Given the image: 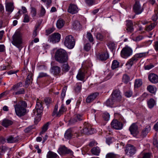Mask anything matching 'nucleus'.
<instances>
[{
    "mask_svg": "<svg viewBox=\"0 0 158 158\" xmlns=\"http://www.w3.org/2000/svg\"><path fill=\"white\" fill-rule=\"evenodd\" d=\"M54 57L55 60L60 63H66L68 60L67 52L61 48L58 49L56 51Z\"/></svg>",
    "mask_w": 158,
    "mask_h": 158,
    "instance_id": "obj_1",
    "label": "nucleus"
},
{
    "mask_svg": "<svg viewBox=\"0 0 158 158\" xmlns=\"http://www.w3.org/2000/svg\"><path fill=\"white\" fill-rule=\"evenodd\" d=\"M27 106V103L23 101H21L18 104L14 105L16 114L19 117L25 115L27 113L26 108Z\"/></svg>",
    "mask_w": 158,
    "mask_h": 158,
    "instance_id": "obj_2",
    "label": "nucleus"
},
{
    "mask_svg": "<svg viewBox=\"0 0 158 158\" xmlns=\"http://www.w3.org/2000/svg\"><path fill=\"white\" fill-rule=\"evenodd\" d=\"M12 44L20 48L22 43V38L21 33L19 31H16L12 36Z\"/></svg>",
    "mask_w": 158,
    "mask_h": 158,
    "instance_id": "obj_3",
    "label": "nucleus"
},
{
    "mask_svg": "<svg viewBox=\"0 0 158 158\" xmlns=\"http://www.w3.org/2000/svg\"><path fill=\"white\" fill-rule=\"evenodd\" d=\"M64 45L69 49L73 48L75 44V40L74 38L72 35L66 36L64 42Z\"/></svg>",
    "mask_w": 158,
    "mask_h": 158,
    "instance_id": "obj_4",
    "label": "nucleus"
},
{
    "mask_svg": "<svg viewBox=\"0 0 158 158\" xmlns=\"http://www.w3.org/2000/svg\"><path fill=\"white\" fill-rule=\"evenodd\" d=\"M132 51L130 47L126 46L123 48L121 52V56L123 58H127L132 54Z\"/></svg>",
    "mask_w": 158,
    "mask_h": 158,
    "instance_id": "obj_5",
    "label": "nucleus"
},
{
    "mask_svg": "<svg viewBox=\"0 0 158 158\" xmlns=\"http://www.w3.org/2000/svg\"><path fill=\"white\" fill-rule=\"evenodd\" d=\"M129 130L133 136L137 137L138 134V129L137 123H133L130 127Z\"/></svg>",
    "mask_w": 158,
    "mask_h": 158,
    "instance_id": "obj_6",
    "label": "nucleus"
},
{
    "mask_svg": "<svg viewBox=\"0 0 158 158\" xmlns=\"http://www.w3.org/2000/svg\"><path fill=\"white\" fill-rule=\"evenodd\" d=\"M61 35L59 33H55L50 35L48 38V40L53 44L59 42L60 40Z\"/></svg>",
    "mask_w": 158,
    "mask_h": 158,
    "instance_id": "obj_7",
    "label": "nucleus"
},
{
    "mask_svg": "<svg viewBox=\"0 0 158 158\" xmlns=\"http://www.w3.org/2000/svg\"><path fill=\"white\" fill-rule=\"evenodd\" d=\"M83 129V132L87 135H91L96 132V130L92 128L88 124H84Z\"/></svg>",
    "mask_w": 158,
    "mask_h": 158,
    "instance_id": "obj_8",
    "label": "nucleus"
},
{
    "mask_svg": "<svg viewBox=\"0 0 158 158\" xmlns=\"http://www.w3.org/2000/svg\"><path fill=\"white\" fill-rule=\"evenodd\" d=\"M125 151L126 154L129 156H131L135 153L136 150L133 146L129 144L127 145Z\"/></svg>",
    "mask_w": 158,
    "mask_h": 158,
    "instance_id": "obj_9",
    "label": "nucleus"
},
{
    "mask_svg": "<svg viewBox=\"0 0 158 158\" xmlns=\"http://www.w3.org/2000/svg\"><path fill=\"white\" fill-rule=\"evenodd\" d=\"M58 151L60 155H65L66 154L72 155L73 154V152L72 150L69 149H68L64 145L59 148Z\"/></svg>",
    "mask_w": 158,
    "mask_h": 158,
    "instance_id": "obj_10",
    "label": "nucleus"
},
{
    "mask_svg": "<svg viewBox=\"0 0 158 158\" xmlns=\"http://www.w3.org/2000/svg\"><path fill=\"white\" fill-rule=\"evenodd\" d=\"M111 127L116 130H120L122 129L123 125L122 122L117 119H113L111 123Z\"/></svg>",
    "mask_w": 158,
    "mask_h": 158,
    "instance_id": "obj_11",
    "label": "nucleus"
},
{
    "mask_svg": "<svg viewBox=\"0 0 158 158\" xmlns=\"http://www.w3.org/2000/svg\"><path fill=\"white\" fill-rule=\"evenodd\" d=\"M116 102L119 101L121 98V92L118 89L114 90L110 96Z\"/></svg>",
    "mask_w": 158,
    "mask_h": 158,
    "instance_id": "obj_12",
    "label": "nucleus"
},
{
    "mask_svg": "<svg viewBox=\"0 0 158 158\" xmlns=\"http://www.w3.org/2000/svg\"><path fill=\"white\" fill-rule=\"evenodd\" d=\"M99 95V93L98 92H95L91 94L86 98V103H89L93 102L98 96Z\"/></svg>",
    "mask_w": 158,
    "mask_h": 158,
    "instance_id": "obj_13",
    "label": "nucleus"
},
{
    "mask_svg": "<svg viewBox=\"0 0 158 158\" xmlns=\"http://www.w3.org/2000/svg\"><path fill=\"white\" fill-rule=\"evenodd\" d=\"M150 126L149 125L146 126L143 130L139 136V139H139V140H141L143 138L145 137L148 133L150 131Z\"/></svg>",
    "mask_w": 158,
    "mask_h": 158,
    "instance_id": "obj_14",
    "label": "nucleus"
},
{
    "mask_svg": "<svg viewBox=\"0 0 158 158\" xmlns=\"http://www.w3.org/2000/svg\"><path fill=\"white\" fill-rule=\"evenodd\" d=\"M84 119L83 115L80 114H77L72 118L70 120L69 123L70 124H74L78 121H81Z\"/></svg>",
    "mask_w": 158,
    "mask_h": 158,
    "instance_id": "obj_15",
    "label": "nucleus"
},
{
    "mask_svg": "<svg viewBox=\"0 0 158 158\" xmlns=\"http://www.w3.org/2000/svg\"><path fill=\"white\" fill-rule=\"evenodd\" d=\"M138 60V53L136 54L131 58L130 59L126 64V65L131 67L134 64L136 63Z\"/></svg>",
    "mask_w": 158,
    "mask_h": 158,
    "instance_id": "obj_16",
    "label": "nucleus"
},
{
    "mask_svg": "<svg viewBox=\"0 0 158 158\" xmlns=\"http://www.w3.org/2000/svg\"><path fill=\"white\" fill-rule=\"evenodd\" d=\"M149 80L152 83L156 84L158 82V76L153 73L149 74L148 76Z\"/></svg>",
    "mask_w": 158,
    "mask_h": 158,
    "instance_id": "obj_17",
    "label": "nucleus"
},
{
    "mask_svg": "<svg viewBox=\"0 0 158 158\" xmlns=\"http://www.w3.org/2000/svg\"><path fill=\"white\" fill-rule=\"evenodd\" d=\"M78 10V8L76 5L71 4L69 6L68 11L72 14H74L77 13Z\"/></svg>",
    "mask_w": 158,
    "mask_h": 158,
    "instance_id": "obj_18",
    "label": "nucleus"
},
{
    "mask_svg": "<svg viewBox=\"0 0 158 158\" xmlns=\"http://www.w3.org/2000/svg\"><path fill=\"white\" fill-rule=\"evenodd\" d=\"M126 30L127 32L131 33L133 31V23L131 20H126Z\"/></svg>",
    "mask_w": 158,
    "mask_h": 158,
    "instance_id": "obj_19",
    "label": "nucleus"
},
{
    "mask_svg": "<svg viewBox=\"0 0 158 158\" xmlns=\"http://www.w3.org/2000/svg\"><path fill=\"white\" fill-rule=\"evenodd\" d=\"M97 58L102 61L106 60L109 57L108 53L105 52L102 54H99L97 56Z\"/></svg>",
    "mask_w": 158,
    "mask_h": 158,
    "instance_id": "obj_20",
    "label": "nucleus"
},
{
    "mask_svg": "<svg viewBox=\"0 0 158 158\" xmlns=\"http://www.w3.org/2000/svg\"><path fill=\"white\" fill-rule=\"evenodd\" d=\"M14 9V6L13 3L9 2L6 3V11L10 13H11Z\"/></svg>",
    "mask_w": 158,
    "mask_h": 158,
    "instance_id": "obj_21",
    "label": "nucleus"
},
{
    "mask_svg": "<svg viewBox=\"0 0 158 158\" xmlns=\"http://www.w3.org/2000/svg\"><path fill=\"white\" fill-rule=\"evenodd\" d=\"M51 72L56 75H58L61 71L60 68L57 66H54L51 67Z\"/></svg>",
    "mask_w": 158,
    "mask_h": 158,
    "instance_id": "obj_22",
    "label": "nucleus"
},
{
    "mask_svg": "<svg viewBox=\"0 0 158 158\" xmlns=\"http://www.w3.org/2000/svg\"><path fill=\"white\" fill-rule=\"evenodd\" d=\"M33 79L32 78V75L31 74H29L27 77L25 84V87L27 88L31 83L32 82Z\"/></svg>",
    "mask_w": 158,
    "mask_h": 158,
    "instance_id": "obj_23",
    "label": "nucleus"
},
{
    "mask_svg": "<svg viewBox=\"0 0 158 158\" xmlns=\"http://www.w3.org/2000/svg\"><path fill=\"white\" fill-rule=\"evenodd\" d=\"M73 136V132L70 129H68L65 132L64 136L65 139H71Z\"/></svg>",
    "mask_w": 158,
    "mask_h": 158,
    "instance_id": "obj_24",
    "label": "nucleus"
},
{
    "mask_svg": "<svg viewBox=\"0 0 158 158\" xmlns=\"http://www.w3.org/2000/svg\"><path fill=\"white\" fill-rule=\"evenodd\" d=\"M85 73L81 70L79 69L76 76L77 78L79 80L83 81L85 78Z\"/></svg>",
    "mask_w": 158,
    "mask_h": 158,
    "instance_id": "obj_25",
    "label": "nucleus"
},
{
    "mask_svg": "<svg viewBox=\"0 0 158 158\" xmlns=\"http://www.w3.org/2000/svg\"><path fill=\"white\" fill-rule=\"evenodd\" d=\"M116 101L114 100L110 96L109 98L108 99L105 103V104L108 106L112 107L113 105Z\"/></svg>",
    "mask_w": 158,
    "mask_h": 158,
    "instance_id": "obj_26",
    "label": "nucleus"
},
{
    "mask_svg": "<svg viewBox=\"0 0 158 158\" xmlns=\"http://www.w3.org/2000/svg\"><path fill=\"white\" fill-rule=\"evenodd\" d=\"M62 64H63L61 66L62 71L64 73L68 72L70 69V67L67 63V61L66 63Z\"/></svg>",
    "mask_w": 158,
    "mask_h": 158,
    "instance_id": "obj_27",
    "label": "nucleus"
},
{
    "mask_svg": "<svg viewBox=\"0 0 158 158\" xmlns=\"http://www.w3.org/2000/svg\"><path fill=\"white\" fill-rule=\"evenodd\" d=\"M67 110V108L64 106V104L61 105L60 109L57 114V117H59L61 115L63 114L64 112H65Z\"/></svg>",
    "mask_w": 158,
    "mask_h": 158,
    "instance_id": "obj_28",
    "label": "nucleus"
},
{
    "mask_svg": "<svg viewBox=\"0 0 158 158\" xmlns=\"http://www.w3.org/2000/svg\"><path fill=\"white\" fill-rule=\"evenodd\" d=\"M13 123V122L7 119H4L2 121V125L3 127H6L11 125Z\"/></svg>",
    "mask_w": 158,
    "mask_h": 158,
    "instance_id": "obj_29",
    "label": "nucleus"
},
{
    "mask_svg": "<svg viewBox=\"0 0 158 158\" xmlns=\"http://www.w3.org/2000/svg\"><path fill=\"white\" fill-rule=\"evenodd\" d=\"M91 152L92 154L96 156H98L100 152L99 148L97 146L93 147L91 150Z\"/></svg>",
    "mask_w": 158,
    "mask_h": 158,
    "instance_id": "obj_30",
    "label": "nucleus"
},
{
    "mask_svg": "<svg viewBox=\"0 0 158 158\" xmlns=\"http://www.w3.org/2000/svg\"><path fill=\"white\" fill-rule=\"evenodd\" d=\"M147 104L148 107L152 109L156 104V101L153 98H151L147 101Z\"/></svg>",
    "mask_w": 158,
    "mask_h": 158,
    "instance_id": "obj_31",
    "label": "nucleus"
},
{
    "mask_svg": "<svg viewBox=\"0 0 158 158\" xmlns=\"http://www.w3.org/2000/svg\"><path fill=\"white\" fill-rule=\"evenodd\" d=\"M65 23L64 21L61 19H59L58 20L56 23V27L59 29L62 28Z\"/></svg>",
    "mask_w": 158,
    "mask_h": 158,
    "instance_id": "obj_32",
    "label": "nucleus"
},
{
    "mask_svg": "<svg viewBox=\"0 0 158 158\" xmlns=\"http://www.w3.org/2000/svg\"><path fill=\"white\" fill-rule=\"evenodd\" d=\"M73 28L76 30H79L81 28V26L79 22L76 20L74 21L73 24Z\"/></svg>",
    "mask_w": 158,
    "mask_h": 158,
    "instance_id": "obj_33",
    "label": "nucleus"
},
{
    "mask_svg": "<svg viewBox=\"0 0 158 158\" xmlns=\"http://www.w3.org/2000/svg\"><path fill=\"white\" fill-rule=\"evenodd\" d=\"M82 84L81 82L77 83L74 86V90L75 92L79 93L81 89Z\"/></svg>",
    "mask_w": 158,
    "mask_h": 158,
    "instance_id": "obj_34",
    "label": "nucleus"
},
{
    "mask_svg": "<svg viewBox=\"0 0 158 158\" xmlns=\"http://www.w3.org/2000/svg\"><path fill=\"white\" fill-rule=\"evenodd\" d=\"M133 11L135 13V14H138V0H135V3L133 6Z\"/></svg>",
    "mask_w": 158,
    "mask_h": 158,
    "instance_id": "obj_35",
    "label": "nucleus"
},
{
    "mask_svg": "<svg viewBox=\"0 0 158 158\" xmlns=\"http://www.w3.org/2000/svg\"><path fill=\"white\" fill-rule=\"evenodd\" d=\"M157 24V22H154L149 25L147 26L145 28V30L148 31H150L152 30Z\"/></svg>",
    "mask_w": 158,
    "mask_h": 158,
    "instance_id": "obj_36",
    "label": "nucleus"
},
{
    "mask_svg": "<svg viewBox=\"0 0 158 158\" xmlns=\"http://www.w3.org/2000/svg\"><path fill=\"white\" fill-rule=\"evenodd\" d=\"M126 87H125V89H124V95L127 97L129 98L132 95V93L130 89H126Z\"/></svg>",
    "mask_w": 158,
    "mask_h": 158,
    "instance_id": "obj_37",
    "label": "nucleus"
},
{
    "mask_svg": "<svg viewBox=\"0 0 158 158\" xmlns=\"http://www.w3.org/2000/svg\"><path fill=\"white\" fill-rule=\"evenodd\" d=\"M57 155L55 153L51 151H49L47 155V158H56L57 156Z\"/></svg>",
    "mask_w": 158,
    "mask_h": 158,
    "instance_id": "obj_38",
    "label": "nucleus"
},
{
    "mask_svg": "<svg viewBox=\"0 0 158 158\" xmlns=\"http://www.w3.org/2000/svg\"><path fill=\"white\" fill-rule=\"evenodd\" d=\"M147 90L150 93L154 94L156 91V88L153 85H149L147 87Z\"/></svg>",
    "mask_w": 158,
    "mask_h": 158,
    "instance_id": "obj_39",
    "label": "nucleus"
},
{
    "mask_svg": "<svg viewBox=\"0 0 158 158\" xmlns=\"http://www.w3.org/2000/svg\"><path fill=\"white\" fill-rule=\"evenodd\" d=\"M114 115L115 118L122 121L123 123H126V121L125 119H124L123 117L119 113H115L114 114Z\"/></svg>",
    "mask_w": 158,
    "mask_h": 158,
    "instance_id": "obj_40",
    "label": "nucleus"
},
{
    "mask_svg": "<svg viewBox=\"0 0 158 158\" xmlns=\"http://www.w3.org/2000/svg\"><path fill=\"white\" fill-rule=\"evenodd\" d=\"M119 62L117 60H114L113 61L111 68L112 69H114L119 67Z\"/></svg>",
    "mask_w": 158,
    "mask_h": 158,
    "instance_id": "obj_41",
    "label": "nucleus"
},
{
    "mask_svg": "<svg viewBox=\"0 0 158 158\" xmlns=\"http://www.w3.org/2000/svg\"><path fill=\"white\" fill-rule=\"evenodd\" d=\"M85 2L87 6H91L95 3V0H85Z\"/></svg>",
    "mask_w": 158,
    "mask_h": 158,
    "instance_id": "obj_42",
    "label": "nucleus"
},
{
    "mask_svg": "<svg viewBox=\"0 0 158 158\" xmlns=\"http://www.w3.org/2000/svg\"><path fill=\"white\" fill-rule=\"evenodd\" d=\"M130 78L127 74H124L123 76L122 81L124 83L127 84L130 81Z\"/></svg>",
    "mask_w": 158,
    "mask_h": 158,
    "instance_id": "obj_43",
    "label": "nucleus"
},
{
    "mask_svg": "<svg viewBox=\"0 0 158 158\" xmlns=\"http://www.w3.org/2000/svg\"><path fill=\"white\" fill-rule=\"evenodd\" d=\"M25 90L24 89L20 88L18 90L14 92L13 93V94L15 95H19L21 94H25Z\"/></svg>",
    "mask_w": 158,
    "mask_h": 158,
    "instance_id": "obj_44",
    "label": "nucleus"
},
{
    "mask_svg": "<svg viewBox=\"0 0 158 158\" xmlns=\"http://www.w3.org/2000/svg\"><path fill=\"white\" fill-rule=\"evenodd\" d=\"M49 125V123L48 122L46 124H44L42 128V131L40 132V135H41L44 133L48 129V126Z\"/></svg>",
    "mask_w": 158,
    "mask_h": 158,
    "instance_id": "obj_45",
    "label": "nucleus"
},
{
    "mask_svg": "<svg viewBox=\"0 0 158 158\" xmlns=\"http://www.w3.org/2000/svg\"><path fill=\"white\" fill-rule=\"evenodd\" d=\"M158 11L157 10H155V14L152 17V19L154 21V22H156V21L158 19Z\"/></svg>",
    "mask_w": 158,
    "mask_h": 158,
    "instance_id": "obj_46",
    "label": "nucleus"
},
{
    "mask_svg": "<svg viewBox=\"0 0 158 158\" xmlns=\"http://www.w3.org/2000/svg\"><path fill=\"white\" fill-rule=\"evenodd\" d=\"M46 10L44 7L42 6L41 7V9L40 11L39 16L40 17H41L44 16L46 13Z\"/></svg>",
    "mask_w": 158,
    "mask_h": 158,
    "instance_id": "obj_47",
    "label": "nucleus"
},
{
    "mask_svg": "<svg viewBox=\"0 0 158 158\" xmlns=\"http://www.w3.org/2000/svg\"><path fill=\"white\" fill-rule=\"evenodd\" d=\"M7 140L8 143H15L18 141V140L16 139L15 138H14L12 136L9 137L7 139Z\"/></svg>",
    "mask_w": 158,
    "mask_h": 158,
    "instance_id": "obj_48",
    "label": "nucleus"
},
{
    "mask_svg": "<svg viewBox=\"0 0 158 158\" xmlns=\"http://www.w3.org/2000/svg\"><path fill=\"white\" fill-rule=\"evenodd\" d=\"M117 154L113 152H110L107 153L106 155V158H116Z\"/></svg>",
    "mask_w": 158,
    "mask_h": 158,
    "instance_id": "obj_49",
    "label": "nucleus"
},
{
    "mask_svg": "<svg viewBox=\"0 0 158 158\" xmlns=\"http://www.w3.org/2000/svg\"><path fill=\"white\" fill-rule=\"evenodd\" d=\"M86 37L90 42H92L94 41L93 36L90 32L87 33Z\"/></svg>",
    "mask_w": 158,
    "mask_h": 158,
    "instance_id": "obj_50",
    "label": "nucleus"
},
{
    "mask_svg": "<svg viewBox=\"0 0 158 158\" xmlns=\"http://www.w3.org/2000/svg\"><path fill=\"white\" fill-rule=\"evenodd\" d=\"M102 117L104 120L106 121H108L110 118V115L108 113L105 112L103 114Z\"/></svg>",
    "mask_w": 158,
    "mask_h": 158,
    "instance_id": "obj_51",
    "label": "nucleus"
},
{
    "mask_svg": "<svg viewBox=\"0 0 158 158\" xmlns=\"http://www.w3.org/2000/svg\"><path fill=\"white\" fill-rule=\"evenodd\" d=\"M31 13L32 17H35L36 15L37 11L36 9L33 7L31 8Z\"/></svg>",
    "mask_w": 158,
    "mask_h": 158,
    "instance_id": "obj_52",
    "label": "nucleus"
},
{
    "mask_svg": "<svg viewBox=\"0 0 158 158\" xmlns=\"http://www.w3.org/2000/svg\"><path fill=\"white\" fill-rule=\"evenodd\" d=\"M66 88V87L64 88L62 90L61 93V99L62 101H63L64 99L65 95Z\"/></svg>",
    "mask_w": 158,
    "mask_h": 158,
    "instance_id": "obj_53",
    "label": "nucleus"
},
{
    "mask_svg": "<svg viewBox=\"0 0 158 158\" xmlns=\"http://www.w3.org/2000/svg\"><path fill=\"white\" fill-rule=\"evenodd\" d=\"M96 37L97 40L102 41L104 37L100 33H98L96 35Z\"/></svg>",
    "mask_w": 158,
    "mask_h": 158,
    "instance_id": "obj_54",
    "label": "nucleus"
},
{
    "mask_svg": "<svg viewBox=\"0 0 158 158\" xmlns=\"http://www.w3.org/2000/svg\"><path fill=\"white\" fill-rule=\"evenodd\" d=\"M58 105L57 104H56L53 110V111L52 114V116H54L55 115H56V117H57V114L58 113Z\"/></svg>",
    "mask_w": 158,
    "mask_h": 158,
    "instance_id": "obj_55",
    "label": "nucleus"
},
{
    "mask_svg": "<svg viewBox=\"0 0 158 158\" xmlns=\"http://www.w3.org/2000/svg\"><path fill=\"white\" fill-rule=\"evenodd\" d=\"M91 48V46L89 43H88L86 44L84 47V49L85 50L87 51H89Z\"/></svg>",
    "mask_w": 158,
    "mask_h": 158,
    "instance_id": "obj_56",
    "label": "nucleus"
},
{
    "mask_svg": "<svg viewBox=\"0 0 158 158\" xmlns=\"http://www.w3.org/2000/svg\"><path fill=\"white\" fill-rule=\"evenodd\" d=\"M30 21L29 17L28 15L25 14L24 17L23 22L24 23H28Z\"/></svg>",
    "mask_w": 158,
    "mask_h": 158,
    "instance_id": "obj_57",
    "label": "nucleus"
},
{
    "mask_svg": "<svg viewBox=\"0 0 158 158\" xmlns=\"http://www.w3.org/2000/svg\"><path fill=\"white\" fill-rule=\"evenodd\" d=\"M44 101L47 105L50 104L51 102L50 98L49 97H46L44 100Z\"/></svg>",
    "mask_w": 158,
    "mask_h": 158,
    "instance_id": "obj_58",
    "label": "nucleus"
},
{
    "mask_svg": "<svg viewBox=\"0 0 158 158\" xmlns=\"http://www.w3.org/2000/svg\"><path fill=\"white\" fill-rule=\"evenodd\" d=\"M48 76V75L46 73L41 72L39 73L38 76V78H41L43 77Z\"/></svg>",
    "mask_w": 158,
    "mask_h": 158,
    "instance_id": "obj_59",
    "label": "nucleus"
},
{
    "mask_svg": "<svg viewBox=\"0 0 158 158\" xmlns=\"http://www.w3.org/2000/svg\"><path fill=\"white\" fill-rule=\"evenodd\" d=\"M148 95V94H147V93H143L142 94V95L140 96V101H143L147 98Z\"/></svg>",
    "mask_w": 158,
    "mask_h": 158,
    "instance_id": "obj_60",
    "label": "nucleus"
},
{
    "mask_svg": "<svg viewBox=\"0 0 158 158\" xmlns=\"http://www.w3.org/2000/svg\"><path fill=\"white\" fill-rule=\"evenodd\" d=\"M154 65L152 64L147 65L144 66L145 69L146 70H149L154 67Z\"/></svg>",
    "mask_w": 158,
    "mask_h": 158,
    "instance_id": "obj_61",
    "label": "nucleus"
},
{
    "mask_svg": "<svg viewBox=\"0 0 158 158\" xmlns=\"http://www.w3.org/2000/svg\"><path fill=\"white\" fill-rule=\"evenodd\" d=\"M35 108L36 109H41V108L43 109L42 105L41 103L40 102H37L35 106Z\"/></svg>",
    "mask_w": 158,
    "mask_h": 158,
    "instance_id": "obj_62",
    "label": "nucleus"
},
{
    "mask_svg": "<svg viewBox=\"0 0 158 158\" xmlns=\"http://www.w3.org/2000/svg\"><path fill=\"white\" fill-rule=\"evenodd\" d=\"M138 88V80L136 79L134 84V89L135 90H137Z\"/></svg>",
    "mask_w": 158,
    "mask_h": 158,
    "instance_id": "obj_63",
    "label": "nucleus"
},
{
    "mask_svg": "<svg viewBox=\"0 0 158 158\" xmlns=\"http://www.w3.org/2000/svg\"><path fill=\"white\" fill-rule=\"evenodd\" d=\"M154 47L155 50L156 51H158V41L154 42Z\"/></svg>",
    "mask_w": 158,
    "mask_h": 158,
    "instance_id": "obj_64",
    "label": "nucleus"
}]
</instances>
